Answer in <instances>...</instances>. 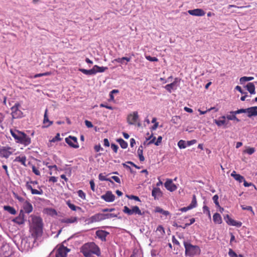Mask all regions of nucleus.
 Listing matches in <instances>:
<instances>
[{"label": "nucleus", "instance_id": "obj_1", "mask_svg": "<svg viewBox=\"0 0 257 257\" xmlns=\"http://www.w3.org/2000/svg\"><path fill=\"white\" fill-rule=\"evenodd\" d=\"M81 252L85 257H90L92 254L100 255L99 248L93 242L84 244L81 248Z\"/></svg>", "mask_w": 257, "mask_h": 257}, {"label": "nucleus", "instance_id": "obj_2", "mask_svg": "<svg viewBox=\"0 0 257 257\" xmlns=\"http://www.w3.org/2000/svg\"><path fill=\"white\" fill-rule=\"evenodd\" d=\"M11 134L17 143L25 146H28L31 143V138L24 133L19 131L11 130Z\"/></svg>", "mask_w": 257, "mask_h": 257}, {"label": "nucleus", "instance_id": "obj_3", "mask_svg": "<svg viewBox=\"0 0 257 257\" xmlns=\"http://www.w3.org/2000/svg\"><path fill=\"white\" fill-rule=\"evenodd\" d=\"M184 245L185 248V253L188 256H193L199 254L200 249L197 245H193L190 243L184 241Z\"/></svg>", "mask_w": 257, "mask_h": 257}, {"label": "nucleus", "instance_id": "obj_4", "mask_svg": "<svg viewBox=\"0 0 257 257\" xmlns=\"http://www.w3.org/2000/svg\"><path fill=\"white\" fill-rule=\"evenodd\" d=\"M107 67L101 66L100 67L98 65H94L93 68L89 70H86L85 69L81 68L79 69V71L83 74L87 75H94L98 72L102 73L104 72L107 69Z\"/></svg>", "mask_w": 257, "mask_h": 257}, {"label": "nucleus", "instance_id": "obj_5", "mask_svg": "<svg viewBox=\"0 0 257 257\" xmlns=\"http://www.w3.org/2000/svg\"><path fill=\"white\" fill-rule=\"evenodd\" d=\"M33 228L37 235L40 234L42 232V220L39 217H34L32 219Z\"/></svg>", "mask_w": 257, "mask_h": 257}, {"label": "nucleus", "instance_id": "obj_6", "mask_svg": "<svg viewBox=\"0 0 257 257\" xmlns=\"http://www.w3.org/2000/svg\"><path fill=\"white\" fill-rule=\"evenodd\" d=\"M123 212L128 215H132L134 214H138L139 215H143L141 210L137 206H134L132 207V208H130L126 206H125L123 207Z\"/></svg>", "mask_w": 257, "mask_h": 257}, {"label": "nucleus", "instance_id": "obj_7", "mask_svg": "<svg viewBox=\"0 0 257 257\" xmlns=\"http://www.w3.org/2000/svg\"><path fill=\"white\" fill-rule=\"evenodd\" d=\"M139 120V116L137 111H133L128 114L127 116V122L129 124H136Z\"/></svg>", "mask_w": 257, "mask_h": 257}, {"label": "nucleus", "instance_id": "obj_8", "mask_svg": "<svg viewBox=\"0 0 257 257\" xmlns=\"http://www.w3.org/2000/svg\"><path fill=\"white\" fill-rule=\"evenodd\" d=\"M213 121L218 127H228L230 126L229 122L225 115L220 116L218 119H214Z\"/></svg>", "mask_w": 257, "mask_h": 257}, {"label": "nucleus", "instance_id": "obj_9", "mask_svg": "<svg viewBox=\"0 0 257 257\" xmlns=\"http://www.w3.org/2000/svg\"><path fill=\"white\" fill-rule=\"evenodd\" d=\"M20 105L19 103H16L11 107V114L13 118H18L23 116V112L20 110Z\"/></svg>", "mask_w": 257, "mask_h": 257}, {"label": "nucleus", "instance_id": "obj_10", "mask_svg": "<svg viewBox=\"0 0 257 257\" xmlns=\"http://www.w3.org/2000/svg\"><path fill=\"white\" fill-rule=\"evenodd\" d=\"M180 83V80L178 78H175L174 81L170 84L166 85L164 88L170 93L172 91H175L177 89V87Z\"/></svg>", "mask_w": 257, "mask_h": 257}, {"label": "nucleus", "instance_id": "obj_11", "mask_svg": "<svg viewBox=\"0 0 257 257\" xmlns=\"http://www.w3.org/2000/svg\"><path fill=\"white\" fill-rule=\"evenodd\" d=\"M66 143L71 147L77 149L79 148L77 139L75 137L69 136L65 138Z\"/></svg>", "mask_w": 257, "mask_h": 257}, {"label": "nucleus", "instance_id": "obj_12", "mask_svg": "<svg viewBox=\"0 0 257 257\" xmlns=\"http://www.w3.org/2000/svg\"><path fill=\"white\" fill-rule=\"evenodd\" d=\"M70 249L67 247L61 245L57 249L56 253V257H66L67 253Z\"/></svg>", "mask_w": 257, "mask_h": 257}, {"label": "nucleus", "instance_id": "obj_13", "mask_svg": "<svg viewBox=\"0 0 257 257\" xmlns=\"http://www.w3.org/2000/svg\"><path fill=\"white\" fill-rule=\"evenodd\" d=\"M59 222L61 223L66 224V225H69L70 224L76 223L78 222V217L75 216H71L69 218H63L59 219Z\"/></svg>", "mask_w": 257, "mask_h": 257}, {"label": "nucleus", "instance_id": "obj_14", "mask_svg": "<svg viewBox=\"0 0 257 257\" xmlns=\"http://www.w3.org/2000/svg\"><path fill=\"white\" fill-rule=\"evenodd\" d=\"M12 149L10 147H3L0 149V156L2 157L8 158L13 154Z\"/></svg>", "mask_w": 257, "mask_h": 257}, {"label": "nucleus", "instance_id": "obj_15", "mask_svg": "<svg viewBox=\"0 0 257 257\" xmlns=\"http://www.w3.org/2000/svg\"><path fill=\"white\" fill-rule=\"evenodd\" d=\"M103 220V213H99L91 216L88 218V221L89 223H92L93 222H99Z\"/></svg>", "mask_w": 257, "mask_h": 257}, {"label": "nucleus", "instance_id": "obj_16", "mask_svg": "<svg viewBox=\"0 0 257 257\" xmlns=\"http://www.w3.org/2000/svg\"><path fill=\"white\" fill-rule=\"evenodd\" d=\"M165 187L170 192H173L177 189V186L173 183V181L171 179H167L164 184Z\"/></svg>", "mask_w": 257, "mask_h": 257}, {"label": "nucleus", "instance_id": "obj_17", "mask_svg": "<svg viewBox=\"0 0 257 257\" xmlns=\"http://www.w3.org/2000/svg\"><path fill=\"white\" fill-rule=\"evenodd\" d=\"M224 219L226 223L230 225L236 226V227H240L242 225V223L239 221H235L232 218H231L228 215H226L224 217Z\"/></svg>", "mask_w": 257, "mask_h": 257}, {"label": "nucleus", "instance_id": "obj_18", "mask_svg": "<svg viewBox=\"0 0 257 257\" xmlns=\"http://www.w3.org/2000/svg\"><path fill=\"white\" fill-rule=\"evenodd\" d=\"M101 198L107 202H113L115 199V196L111 191H107L106 193L102 195Z\"/></svg>", "mask_w": 257, "mask_h": 257}, {"label": "nucleus", "instance_id": "obj_19", "mask_svg": "<svg viewBox=\"0 0 257 257\" xmlns=\"http://www.w3.org/2000/svg\"><path fill=\"white\" fill-rule=\"evenodd\" d=\"M188 13L192 16L201 17L203 16L205 14V12L201 9H196L194 10H189Z\"/></svg>", "mask_w": 257, "mask_h": 257}, {"label": "nucleus", "instance_id": "obj_20", "mask_svg": "<svg viewBox=\"0 0 257 257\" xmlns=\"http://www.w3.org/2000/svg\"><path fill=\"white\" fill-rule=\"evenodd\" d=\"M96 236L103 241L106 240V236L109 234V232L103 230H98L95 232Z\"/></svg>", "mask_w": 257, "mask_h": 257}, {"label": "nucleus", "instance_id": "obj_21", "mask_svg": "<svg viewBox=\"0 0 257 257\" xmlns=\"http://www.w3.org/2000/svg\"><path fill=\"white\" fill-rule=\"evenodd\" d=\"M152 138V140L149 141V143H148V145L154 144L156 146H159L161 144L162 140V137L161 136L158 137L157 141H155L156 138L155 137L153 136V134H152L151 135L148 137L147 140H150L151 138Z\"/></svg>", "mask_w": 257, "mask_h": 257}, {"label": "nucleus", "instance_id": "obj_22", "mask_svg": "<svg viewBox=\"0 0 257 257\" xmlns=\"http://www.w3.org/2000/svg\"><path fill=\"white\" fill-rule=\"evenodd\" d=\"M163 193L161 189L158 187H155L153 189L152 191V195L154 197L155 200H158L162 196Z\"/></svg>", "mask_w": 257, "mask_h": 257}, {"label": "nucleus", "instance_id": "obj_23", "mask_svg": "<svg viewBox=\"0 0 257 257\" xmlns=\"http://www.w3.org/2000/svg\"><path fill=\"white\" fill-rule=\"evenodd\" d=\"M22 208L23 209V212L29 214L33 211V206L30 202L28 201L24 202L22 204Z\"/></svg>", "mask_w": 257, "mask_h": 257}, {"label": "nucleus", "instance_id": "obj_24", "mask_svg": "<svg viewBox=\"0 0 257 257\" xmlns=\"http://www.w3.org/2000/svg\"><path fill=\"white\" fill-rule=\"evenodd\" d=\"M26 187L28 190L31 191V193L32 194L36 195H42L43 193V191L42 189H40L39 190H36L33 189L31 184H29L28 182H27L26 184Z\"/></svg>", "mask_w": 257, "mask_h": 257}, {"label": "nucleus", "instance_id": "obj_25", "mask_svg": "<svg viewBox=\"0 0 257 257\" xmlns=\"http://www.w3.org/2000/svg\"><path fill=\"white\" fill-rule=\"evenodd\" d=\"M24 213L23 210L20 211L19 215L13 219V221L19 224H22L25 222Z\"/></svg>", "mask_w": 257, "mask_h": 257}, {"label": "nucleus", "instance_id": "obj_26", "mask_svg": "<svg viewBox=\"0 0 257 257\" xmlns=\"http://www.w3.org/2000/svg\"><path fill=\"white\" fill-rule=\"evenodd\" d=\"M236 114L235 113L234 111H230L229 113L225 116L226 119L229 121V120H235L236 122H239L240 119H239L236 117Z\"/></svg>", "mask_w": 257, "mask_h": 257}, {"label": "nucleus", "instance_id": "obj_27", "mask_svg": "<svg viewBox=\"0 0 257 257\" xmlns=\"http://www.w3.org/2000/svg\"><path fill=\"white\" fill-rule=\"evenodd\" d=\"M246 112L247 113V116L249 117H251L253 116L257 115V106H253L247 108H246Z\"/></svg>", "mask_w": 257, "mask_h": 257}, {"label": "nucleus", "instance_id": "obj_28", "mask_svg": "<svg viewBox=\"0 0 257 257\" xmlns=\"http://www.w3.org/2000/svg\"><path fill=\"white\" fill-rule=\"evenodd\" d=\"M244 87L251 94H254L255 93V85L253 83L249 82Z\"/></svg>", "mask_w": 257, "mask_h": 257}, {"label": "nucleus", "instance_id": "obj_29", "mask_svg": "<svg viewBox=\"0 0 257 257\" xmlns=\"http://www.w3.org/2000/svg\"><path fill=\"white\" fill-rule=\"evenodd\" d=\"M132 59L131 57H123L122 58H118L115 59V61L117 63H121L122 64H126L127 62H130Z\"/></svg>", "mask_w": 257, "mask_h": 257}, {"label": "nucleus", "instance_id": "obj_30", "mask_svg": "<svg viewBox=\"0 0 257 257\" xmlns=\"http://www.w3.org/2000/svg\"><path fill=\"white\" fill-rule=\"evenodd\" d=\"M231 176L233 177L235 180L238 181L239 183L243 182L244 179L243 176L239 174H236V172L234 171L231 173Z\"/></svg>", "mask_w": 257, "mask_h": 257}, {"label": "nucleus", "instance_id": "obj_31", "mask_svg": "<svg viewBox=\"0 0 257 257\" xmlns=\"http://www.w3.org/2000/svg\"><path fill=\"white\" fill-rule=\"evenodd\" d=\"M47 111L48 110L46 109L45 111L43 123L46 124V126L48 127L52 124V121H51L49 120L48 115H47Z\"/></svg>", "mask_w": 257, "mask_h": 257}, {"label": "nucleus", "instance_id": "obj_32", "mask_svg": "<svg viewBox=\"0 0 257 257\" xmlns=\"http://www.w3.org/2000/svg\"><path fill=\"white\" fill-rule=\"evenodd\" d=\"M14 161L20 162L24 166H26V157L25 156L17 157L15 158Z\"/></svg>", "mask_w": 257, "mask_h": 257}, {"label": "nucleus", "instance_id": "obj_33", "mask_svg": "<svg viewBox=\"0 0 257 257\" xmlns=\"http://www.w3.org/2000/svg\"><path fill=\"white\" fill-rule=\"evenodd\" d=\"M213 220L215 223L221 224L222 223V218L220 215L218 213H215L213 216Z\"/></svg>", "mask_w": 257, "mask_h": 257}, {"label": "nucleus", "instance_id": "obj_34", "mask_svg": "<svg viewBox=\"0 0 257 257\" xmlns=\"http://www.w3.org/2000/svg\"><path fill=\"white\" fill-rule=\"evenodd\" d=\"M155 211L156 212L160 213L165 216H168L170 214V212L168 211L164 210L160 207H156Z\"/></svg>", "mask_w": 257, "mask_h": 257}, {"label": "nucleus", "instance_id": "obj_35", "mask_svg": "<svg viewBox=\"0 0 257 257\" xmlns=\"http://www.w3.org/2000/svg\"><path fill=\"white\" fill-rule=\"evenodd\" d=\"M137 153L139 156L140 161L141 162H143L145 160V158L143 156V150L142 146L139 147Z\"/></svg>", "mask_w": 257, "mask_h": 257}, {"label": "nucleus", "instance_id": "obj_36", "mask_svg": "<svg viewBox=\"0 0 257 257\" xmlns=\"http://www.w3.org/2000/svg\"><path fill=\"white\" fill-rule=\"evenodd\" d=\"M103 219H110L112 218L117 217V214L112 213H103Z\"/></svg>", "mask_w": 257, "mask_h": 257}, {"label": "nucleus", "instance_id": "obj_37", "mask_svg": "<svg viewBox=\"0 0 257 257\" xmlns=\"http://www.w3.org/2000/svg\"><path fill=\"white\" fill-rule=\"evenodd\" d=\"M66 204L73 211H77V210L81 209L80 207L76 206L74 204L71 203L70 201H67Z\"/></svg>", "mask_w": 257, "mask_h": 257}, {"label": "nucleus", "instance_id": "obj_38", "mask_svg": "<svg viewBox=\"0 0 257 257\" xmlns=\"http://www.w3.org/2000/svg\"><path fill=\"white\" fill-rule=\"evenodd\" d=\"M4 208L5 210L9 212L10 214L15 215L16 214V211L15 209L10 206H4Z\"/></svg>", "mask_w": 257, "mask_h": 257}, {"label": "nucleus", "instance_id": "obj_39", "mask_svg": "<svg viewBox=\"0 0 257 257\" xmlns=\"http://www.w3.org/2000/svg\"><path fill=\"white\" fill-rule=\"evenodd\" d=\"M45 211L46 213L52 216L56 215L57 214L56 210L53 208H46Z\"/></svg>", "mask_w": 257, "mask_h": 257}, {"label": "nucleus", "instance_id": "obj_40", "mask_svg": "<svg viewBox=\"0 0 257 257\" xmlns=\"http://www.w3.org/2000/svg\"><path fill=\"white\" fill-rule=\"evenodd\" d=\"M117 142L119 144L122 149H126L127 147V143L124 141L122 139L120 138L117 140Z\"/></svg>", "mask_w": 257, "mask_h": 257}, {"label": "nucleus", "instance_id": "obj_41", "mask_svg": "<svg viewBox=\"0 0 257 257\" xmlns=\"http://www.w3.org/2000/svg\"><path fill=\"white\" fill-rule=\"evenodd\" d=\"M196 206H197V200H196V196L195 195H193L191 203L188 206H189L190 208H191V209L193 208L196 207Z\"/></svg>", "mask_w": 257, "mask_h": 257}, {"label": "nucleus", "instance_id": "obj_42", "mask_svg": "<svg viewBox=\"0 0 257 257\" xmlns=\"http://www.w3.org/2000/svg\"><path fill=\"white\" fill-rule=\"evenodd\" d=\"M178 147L181 149H185L187 147V145H186V142L183 140H180L178 143Z\"/></svg>", "mask_w": 257, "mask_h": 257}, {"label": "nucleus", "instance_id": "obj_43", "mask_svg": "<svg viewBox=\"0 0 257 257\" xmlns=\"http://www.w3.org/2000/svg\"><path fill=\"white\" fill-rule=\"evenodd\" d=\"M13 195H14V198L17 199L22 204L24 203V202H26L27 201V200H25L23 197L19 196L17 193H14Z\"/></svg>", "mask_w": 257, "mask_h": 257}, {"label": "nucleus", "instance_id": "obj_44", "mask_svg": "<svg viewBox=\"0 0 257 257\" xmlns=\"http://www.w3.org/2000/svg\"><path fill=\"white\" fill-rule=\"evenodd\" d=\"M180 118L179 116L175 115L172 117L171 121L174 124H179L180 123Z\"/></svg>", "mask_w": 257, "mask_h": 257}, {"label": "nucleus", "instance_id": "obj_45", "mask_svg": "<svg viewBox=\"0 0 257 257\" xmlns=\"http://www.w3.org/2000/svg\"><path fill=\"white\" fill-rule=\"evenodd\" d=\"M255 152V149L253 148L248 147L246 150L244 151V153H247V154L250 155L254 153Z\"/></svg>", "mask_w": 257, "mask_h": 257}, {"label": "nucleus", "instance_id": "obj_46", "mask_svg": "<svg viewBox=\"0 0 257 257\" xmlns=\"http://www.w3.org/2000/svg\"><path fill=\"white\" fill-rule=\"evenodd\" d=\"M98 178L100 181H109L111 183H113L112 181L110 180V178H107L103 174L100 173L98 176Z\"/></svg>", "mask_w": 257, "mask_h": 257}, {"label": "nucleus", "instance_id": "obj_47", "mask_svg": "<svg viewBox=\"0 0 257 257\" xmlns=\"http://www.w3.org/2000/svg\"><path fill=\"white\" fill-rule=\"evenodd\" d=\"M156 231L159 232L160 235H163L165 234V230L162 225H159L157 228Z\"/></svg>", "mask_w": 257, "mask_h": 257}, {"label": "nucleus", "instance_id": "obj_48", "mask_svg": "<svg viewBox=\"0 0 257 257\" xmlns=\"http://www.w3.org/2000/svg\"><path fill=\"white\" fill-rule=\"evenodd\" d=\"M241 207L243 210H246L251 212L253 215L254 214V211H253L252 208L250 206H245L244 205H241Z\"/></svg>", "mask_w": 257, "mask_h": 257}, {"label": "nucleus", "instance_id": "obj_49", "mask_svg": "<svg viewBox=\"0 0 257 257\" xmlns=\"http://www.w3.org/2000/svg\"><path fill=\"white\" fill-rule=\"evenodd\" d=\"M145 58L147 60H148L149 61L151 62H157L158 61V59L157 57H151L149 55H146Z\"/></svg>", "mask_w": 257, "mask_h": 257}, {"label": "nucleus", "instance_id": "obj_50", "mask_svg": "<svg viewBox=\"0 0 257 257\" xmlns=\"http://www.w3.org/2000/svg\"><path fill=\"white\" fill-rule=\"evenodd\" d=\"M77 194L78 196L82 199H85V193L81 190H79L77 191Z\"/></svg>", "mask_w": 257, "mask_h": 257}, {"label": "nucleus", "instance_id": "obj_51", "mask_svg": "<svg viewBox=\"0 0 257 257\" xmlns=\"http://www.w3.org/2000/svg\"><path fill=\"white\" fill-rule=\"evenodd\" d=\"M212 200L216 206H219V203L218 202V196L215 195L212 197Z\"/></svg>", "mask_w": 257, "mask_h": 257}, {"label": "nucleus", "instance_id": "obj_52", "mask_svg": "<svg viewBox=\"0 0 257 257\" xmlns=\"http://www.w3.org/2000/svg\"><path fill=\"white\" fill-rule=\"evenodd\" d=\"M247 81H248V79H247V76L242 77L239 79L240 84L241 85L244 84V83Z\"/></svg>", "mask_w": 257, "mask_h": 257}, {"label": "nucleus", "instance_id": "obj_53", "mask_svg": "<svg viewBox=\"0 0 257 257\" xmlns=\"http://www.w3.org/2000/svg\"><path fill=\"white\" fill-rule=\"evenodd\" d=\"M61 139L60 137V134H57L56 136L53 138L51 141L50 142H57V141H60Z\"/></svg>", "mask_w": 257, "mask_h": 257}, {"label": "nucleus", "instance_id": "obj_54", "mask_svg": "<svg viewBox=\"0 0 257 257\" xmlns=\"http://www.w3.org/2000/svg\"><path fill=\"white\" fill-rule=\"evenodd\" d=\"M228 255L230 257H237V254L231 248L229 249Z\"/></svg>", "mask_w": 257, "mask_h": 257}, {"label": "nucleus", "instance_id": "obj_55", "mask_svg": "<svg viewBox=\"0 0 257 257\" xmlns=\"http://www.w3.org/2000/svg\"><path fill=\"white\" fill-rule=\"evenodd\" d=\"M203 211L204 213L207 214L209 217H210V213L209 208L207 206H204L203 207Z\"/></svg>", "mask_w": 257, "mask_h": 257}, {"label": "nucleus", "instance_id": "obj_56", "mask_svg": "<svg viewBox=\"0 0 257 257\" xmlns=\"http://www.w3.org/2000/svg\"><path fill=\"white\" fill-rule=\"evenodd\" d=\"M32 171L36 175H40V172L38 169H37L35 166H33L32 167Z\"/></svg>", "mask_w": 257, "mask_h": 257}, {"label": "nucleus", "instance_id": "obj_57", "mask_svg": "<svg viewBox=\"0 0 257 257\" xmlns=\"http://www.w3.org/2000/svg\"><path fill=\"white\" fill-rule=\"evenodd\" d=\"M127 197L130 199H134L136 201H141L140 198L139 197L137 196H135V195H130V196H127Z\"/></svg>", "mask_w": 257, "mask_h": 257}, {"label": "nucleus", "instance_id": "obj_58", "mask_svg": "<svg viewBox=\"0 0 257 257\" xmlns=\"http://www.w3.org/2000/svg\"><path fill=\"white\" fill-rule=\"evenodd\" d=\"M234 111H235V113H236V114H238L242 113H246V108L245 109L241 108V109H239L237 110H235Z\"/></svg>", "mask_w": 257, "mask_h": 257}, {"label": "nucleus", "instance_id": "obj_59", "mask_svg": "<svg viewBox=\"0 0 257 257\" xmlns=\"http://www.w3.org/2000/svg\"><path fill=\"white\" fill-rule=\"evenodd\" d=\"M85 124L86 125V126L88 127V128H91L93 127V124L92 123H91V121H89V120H86L85 121Z\"/></svg>", "mask_w": 257, "mask_h": 257}, {"label": "nucleus", "instance_id": "obj_60", "mask_svg": "<svg viewBox=\"0 0 257 257\" xmlns=\"http://www.w3.org/2000/svg\"><path fill=\"white\" fill-rule=\"evenodd\" d=\"M111 148L115 153H117L118 147L116 145L114 144H111Z\"/></svg>", "mask_w": 257, "mask_h": 257}, {"label": "nucleus", "instance_id": "obj_61", "mask_svg": "<svg viewBox=\"0 0 257 257\" xmlns=\"http://www.w3.org/2000/svg\"><path fill=\"white\" fill-rule=\"evenodd\" d=\"M100 107H105L106 108H107V109H110V110H113V107L110 105H106V104H103V103H101L100 104Z\"/></svg>", "mask_w": 257, "mask_h": 257}, {"label": "nucleus", "instance_id": "obj_62", "mask_svg": "<svg viewBox=\"0 0 257 257\" xmlns=\"http://www.w3.org/2000/svg\"><path fill=\"white\" fill-rule=\"evenodd\" d=\"M235 89L240 92L242 94H247V92H244L242 90V88L239 86H236L235 87Z\"/></svg>", "mask_w": 257, "mask_h": 257}, {"label": "nucleus", "instance_id": "obj_63", "mask_svg": "<svg viewBox=\"0 0 257 257\" xmlns=\"http://www.w3.org/2000/svg\"><path fill=\"white\" fill-rule=\"evenodd\" d=\"M111 179H112L116 183H120V180L118 177L116 176H113L111 177Z\"/></svg>", "mask_w": 257, "mask_h": 257}, {"label": "nucleus", "instance_id": "obj_64", "mask_svg": "<svg viewBox=\"0 0 257 257\" xmlns=\"http://www.w3.org/2000/svg\"><path fill=\"white\" fill-rule=\"evenodd\" d=\"M94 150L96 152H98L100 151L103 150V148H102L100 145H96L94 147Z\"/></svg>", "mask_w": 257, "mask_h": 257}]
</instances>
